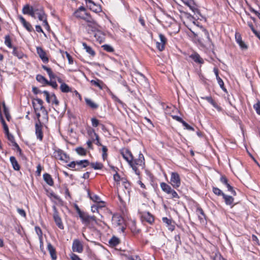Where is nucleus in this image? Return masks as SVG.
Here are the masks:
<instances>
[{"label": "nucleus", "mask_w": 260, "mask_h": 260, "mask_svg": "<svg viewBox=\"0 0 260 260\" xmlns=\"http://www.w3.org/2000/svg\"><path fill=\"white\" fill-rule=\"evenodd\" d=\"M194 36L199 43L205 46H210L211 41L209 37V34L208 31L203 28L198 32H194L192 31Z\"/></svg>", "instance_id": "nucleus-1"}, {"label": "nucleus", "mask_w": 260, "mask_h": 260, "mask_svg": "<svg viewBox=\"0 0 260 260\" xmlns=\"http://www.w3.org/2000/svg\"><path fill=\"white\" fill-rule=\"evenodd\" d=\"M132 164H130V166L132 168L133 170L135 171L137 175L140 174L139 168L143 169L144 167V158L142 154H139L138 159H133Z\"/></svg>", "instance_id": "nucleus-2"}, {"label": "nucleus", "mask_w": 260, "mask_h": 260, "mask_svg": "<svg viewBox=\"0 0 260 260\" xmlns=\"http://www.w3.org/2000/svg\"><path fill=\"white\" fill-rule=\"evenodd\" d=\"M99 28L98 24L94 21L91 23H88L86 30L89 34H93L98 41H101L103 38L101 37V35H102V34L99 31Z\"/></svg>", "instance_id": "nucleus-3"}, {"label": "nucleus", "mask_w": 260, "mask_h": 260, "mask_svg": "<svg viewBox=\"0 0 260 260\" xmlns=\"http://www.w3.org/2000/svg\"><path fill=\"white\" fill-rule=\"evenodd\" d=\"M170 183L174 188H178L180 186L181 180L179 175L176 172H172L170 178Z\"/></svg>", "instance_id": "nucleus-4"}, {"label": "nucleus", "mask_w": 260, "mask_h": 260, "mask_svg": "<svg viewBox=\"0 0 260 260\" xmlns=\"http://www.w3.org/2000/svg\"><path fill=\"white\" fill-rule=\"evenodd\" d=\"M80 218L82 219V222L85 225H88L90 224L92 221H94L95 223L97 222L96 218L94 216H90L86 213H84Z\"/></svg>", "instance_id": "nucleus-5"}, {"label": "nucleus", "mask_w": 260, "mask_h": 260, "mask_svg": "<svg viewBox=\"0 0 260 260\" xmlns=\"http://www.w3.org/2000/svg\"><path fill=\"white\" fill-rule=\"evenodd\" d=\"M35 133L37 139H38L40 141H42L43 138L42 125L40 119H39L35 124Z\"/></svg>", "instance_id": "nucleus-6"}, {"label": "nucleus", "mask_w": 260, "mask_h": 260, "mask_svg": "<svg viewBox=\"0 0 260 260\" xmlns=\"http://www.w3.org/2000/svg\"><path fill=\"white\" fill-rule=\"evenodd\" d=\"M120 153L129 165L132 163V161L133 159V156L128 149L125 148L122 149L121 150Z\"/></svg>", "instance_id": "nucleus-7"}, {"label": "nucleus", "mask_w": 260, "mask_h": 260, "mask_svg": "<svg viewBox=\"0 0 260 260\" xmlns=\"http://www.w3.org/2000/svg\"><path fill=\"white\" fill-rule=\"evenodd\" d=\"M86 4H87V7H88L89 9L95 13H99L102 11V8L99 6L95 4L92 0H85Z\"/></svg>", "instance_id": "nucleus-8"}, {"label": "nucleus", "mask_w": 260, "mask_h": 260, "mask_svg": "<svg viewBox=\"0 0 260 260\" xmlns=\"http://www.w3.org/2000/svg\"><path fill=\"white\" fill-rule=\"evenodd\" d=\"M72 250L74 252L81 253L83 250V247L81 242L78 239L73 241Z\"/></svg>", "instance_id": "nucleus-9"}, {"label": "nucleus", "mask_w": 260, "mask_h": 260, "mask_svg": "<svg viewBox=\"0 0 260 260\" xmlns=\"http://www.w3.org/2000/svg\"><path fill=\"white\" fill-rule=\"evenodd\" d=\"M159 41L156 42V47L160 51L165 49V46L167 42V39L161 34H159Z\"/></svg>", "instance_id": "nucleus-10"}, {"label": "nucleus", "mask_w": 260, "mask_h": 260, "mask_svg": "<svg viewBox=\"0 0 260 260\" xmlns=\"http://www.w3.org/2000/svg\"><path fill=\"white\" fill-rule=\"evenodd\" d=\"M37 52L39 55V57L41 58L42 60L44 63L48 62L49 59L46 55V52L43 49L42 47H37Z\"/></svg>", "instance_id": "nucleus-11"}, {"label": "nucleus", "mask_w": 260, "mask_h": 260, "mask_svg": "<svg viewBox=\"0 0 260 260\" xmlns=\"http://www.w3.org/2000/svg\"><path fill=\"white\" fill-rule=\"evenodd\" d=\"M53 218L57 226L60 229H63V225L62 223L61 219L59 216L58 212H57L56 209L55 207H54Z\"/></svg>", "instance_id": "nucleus-12"}, {"label": "nucleus", "mask_w": 260, "mask_h": 260, "mask_svg": "<svg viewBox=\"0 0 260 260\" xmlns=\"http://www.w3.org/2000/svg\"><path fill=\"white\" fill-rule=\"evenodd\" d=\"M86 12V9L83 7H80L74 13V15L77 18L83 19L85 16Z\"/></svg>", "instance_id": "nucleus-13"}, {"label": "nucleus", "mask_w": 260, "mask_h": 260, "mask_svg": "<svg viewBox=\"0 0 260 260\" xmlns=\"http://www.w3.org/2000/svg\"><path fill=\"white\" fill-rule=\"evenodd\" d=\"M55 154L56 157L58 158L59 159L64 162L68 161L69 157L62 150H58L56 151L55 152Z\"/></svg>", "instance_id": "nucleus-14"}, {"label": "nucleus", "mask_w": 260, "mask_h": 260, "mask_svg": "<svg viewBox=\"0 0 260 260\" xmlns=\"http://www.w3.org/2000/svg\"><path fill=\"white\" fill-rule=\"evenodd\" d=\"M235 38L237 43L239 44L242 49L245 50L247 49V46L244 42L242 41L241 36L239 33H236Z\"/></svg>", "instance_id": "nucleus-15"}, {"label": "nucleus", "mask_w": 260, "mask_h": 260, "mask_svg": "<svg viewBox=\"0 0 260 260\" xmlns=\"http://www.w3.org/2000/svg\"><path fill=\"white\" fill-rule=\"evenodd\" d=\"M76 165H77L78 168L76 170L79 171L82 168H86L89 165V161L88 160L84 159L80 161H76Z\"/></svg>", "instance_id": "nucleus-16"}, {"label": "nucleus", "mask_w": 260, "mask_h": 260, "mask_svg": "<svg viewBox=\"0 0 260 260\" xmlns=\"http://www.w3.org/2000/svg\"><path fill=\"white\" fill-rule=\"evenodd\" d=\"M88 133L90 136L91 138L92 139V141L94 142L95 140V144L97 145H101V144L100 142L99 137L93 129L88 131Z\"/></svg>", "instance_id": "nucleus-17"}, {"label": "nucleus", "mask_w": 260, "mask_h": 260, "mask_svg": "<svg viewBox=\"0 0 260 260\" xmlns=\"http://www.w3.org/2000/svg\"><path fill=\"white\" fill-rule=\"evenodd\" d=\"M141 219L143 221H146L149 223H152L154 221L153 217L148 212L143 213L141 215Z\"/></svg>", "instance_id": "nucleus-18"}, {"label": "nucleus", "mask_w": 260, "mask_h": 260, "mask_svg": "<svg viewBox=\"0 0 260 260\" xmlns=\"http://www.w3.org/2000/svg\"><path fill=\"white\" fill-rule=\"evenodd\" d=\"M19 19L22 24L23 26L29 32L32 31L33 30V28L31 25V24L27 22L25 19L21 16H19Z\"/></svg>", "instance_id": "nucleus-19"}, {"label": "nucleus", "mask_w": 260, "mask_h": 260, "mask_svg": "<svg viewBox=\"0 0 260 260\" xmlns=\"http://www.w3.org/2000/svg\"><path fill=\"white\" fill-rule=\"evenodd\" d=\"M33 12V7H30L28 5H25L22 9V13L24 14L29 15L32 17H34Z\"/></svg>", "instance_id": "nucleus-20"}, {"label": "nucleus", "mask_w": 260, "mask_h": 260, "mask_svg": "<svg viewBox=\"0 0 260 260\" xmlns=\"http://www.w3.org/2000/svg\"><path fill=\"white\" fill-rule=\"evenodd\" d=\"M162 221L167 224L168 229L171 231H173L175 229V225L172 224V220L171 219H168L167 217H163Z\"/></svg>", "instance_id": "nucleus-21"}, {"label": "nucleus", "mask_w": 260, "mask_h": 260, "mask_svg": "<svg viewBox=\"0 0 260 260\" xmlns=\"http://www.w3.org/2000/svg\"><path fill=\"white\" fill-rule=\"evenodd\" d=\"M47 249L50 253L52 259L53 260H55L56 259L55 249H54V248L53 247L51 243H49L48 244Z\"/></svg>", "instance_id": "nucleus-22"}, {"label": "nucleus", "mask_w": 260, "mask_h": 260, "mask_svg": "<svg viewBox=\"0 0 260 260\" xmlns=\"http://www.w3.org/2000/svg\"><path fill=\"white\" fill-rule=\"evenodd\" d=\"M43 179L44 181L50 186H52L54 184L53 180L51 175L48 173L43 175Z\"/></svg>", "instance_id": "nucleus-23"}, {"label": "nucleus", "mask_w": 260, "mask_h": 260, "mask_svg": "<svg viewBox=\"0 0 260 260\" xmlns=\"http://www.w3.org/2000/svg\"><path fill=\"white\" fill-rule=\"evenodd\" d=\"M10 162L15 170L18 171L20 169V166L14 156H11L10 158Z\"/></svg>", "instance_id": "nucleus-24"}, {"label": "nucleus", "mask_w": 260, "mask_h": 260, "mask_svg": "<svg viewBox=\"0 0 260 260\" xmlns=\"http://www.w3.org/2000/svg\"><path fill=\"white\" fill-rule=\"evenodd\" d=\"M7 136L8 139L11 142L14 143V146L16 148L17 150L20 153H21V150L18 145L14 142V138L8 132V134H6Z\"/></svg>", "instance_id": "nucleus-25"}, {"label": "nucleus", "mask_w": 260, "mask_h": 260, "mask_svg": "<svg viewBox=\"0 0 260 260\" xmlns=\"http://www.w3.org/2000/svg\"><path fill=\"white\" fill-rule=\"evenodd\" d=\"M90 82L93 85L98 87L101 89H103L104 87L105 86L104 83L99 79L96 80H92Z\"/></svg>", "instance_id": "nucleus-26"}, {"label": "nucleus", "mask_w": 260, "mask_h": 260, "mask_svg": "<svg viewBox=\"0 0 260 260\" xmlns=\"http://www.w3.org/2000/svg\"><path fill=\"white\" fill-rule=\"evenodd\" d=\"M222 196L226 205H231L233 203L234 198L232 196L225 195L224 193H222Z\"/></svg>", "instance_id": "nucleus-27"}, {"label": "nucleus", "mask_w": 260, "mask_h": 260, "mask_svg": "<svg viewBox=\"0 0 260 260\" xmlns=\"http://www.w3.org/2000/svg\"><path fill=\"white\" fill-rule=\"evenodd\" d=\"M190 57L191 58L196 62L199 63H203L204 62L203 60L201 58L198 54L193 53L190 56Z\"/></svg>", "instance_id": "nucleus-28"}, {"label": "nucleus", "mask_w": 260, "mask_h": 260, "mask_svg": "<svg viewBox=\"0 0 260 260\" xmlns=\"http://www.w3.org/2000/svg\"><path fill=\"white\" fill-rule=\"evenodd\" d=\"M42 68L47 72L48 75L49 76V78L51 80L53 79H55L56 78V76L53 73L51 69L44 65L42 66Z\"/></svg>", "instance_id": "nucleus-29"}, {"label": "nucleus", "mask_w": 260, "mask_h": 260, "mask_svg": "<svg viewBox=\"0 0 260 260\" xmlns=\"http://www.w3.org/2000/svg\"><path fill=\"white\" fill-rule=\"evenodd\" d=\"M85 101L86 104L92 109H96L98 107V105L89 99L85 98Z\"/></svg>", "instance_id": "nucleus-30"}, {"label": "nucleus", "mask_w": 260, "mask_h": 260, "mask_svg": "<svg viewBox=\"0 0 260 260\" xmlns=\"http://www.w3.org/2000/svg\"><path fill=\"white\" fill-rule=\"evenodd\" d=\"M160 187L161 189L167 193H169L172 188L171 187L165 182H161L160 183Z\"/></svg>", "instance_id": "nucleus-31"}, {"label": "nucleus", "mask_w": 260, "mask_h": 260, "mask_svg": "<svg viewBox=\"0 0 260 260\" xmlns=\"http://www.w3.org/2000/svg\"><path fill=\"white\" fill-rule=\"evenodd\" d=\"M82 45L84 49L86 50V51L91 56H93L95 55V52L90 46H88L85 43H83Z\"/></svg>", "instance_id": "nucleus-32"}, {"label": "nucleus", "mask_w": 260, "mask_h": 260, "mask_svg": "<svg viewBox=\"0 0 260 260\" xmlns=\"http://www.w3.org/2000/svg\"><path fill=\"white\" fill-rule=\"evenodd\" d=\"M119 242V239L115 236H113L109 241V243L111 246H115L117 245Z\"/></svg>", "instance_id": "nucleus-33"}, {"label": "nucleus", "mask_w": 260, "mask_h": 260, "mask_svg": "<svg viewBox=\"0 0 260 260\" xmlns=\"http://www.w3.org/2000/svg\"><path fill=\"white\" fill-rule=\"evenodd\" d=\"M60 88L62 92L67 93L71 91L70 87L64 83L60 85Z\"/></svg>", "instance_id": "nucleus-34"}, {"label": "nucleus", "mask_w": 260, "mask_h": 260, "mask_svg": "<svg viewBox=\"0 0 260 260\" xmlns=\"http://www.w3.org/2000/svg\"><path fill=\"white\" fill-rule=\"evenodd\" d=\"M13 54L17 56L18 58H22L24 56L23 53L16 47H13Z\"/></svg>", "instance_id": "nucleus-35"}, {"label": "nucleus", "mask_w": 260, "mask_h": 260, "mask_svg": "<svg viewBox=\"0 0 260 260\" xmlns=\"http://www.w3.org/2000/svg\"><path fill=\"white\" fill-rule=\"evenodd\" d=\"M75 150L76 152L80 155L85 156L87 154L86 150L82 147H77Z\"/></svg>", "instance_id": "nucleus-36"}, {"label": "nucleus", "mask_w": 260, "mask_h": 260, "mask_svg": "<svg viewBox=\"0 0 260 260\" xmlns=\"http://www.w3.org/2000/svg\"><path fill=\"white\" fill-rule=\"evenodd\" d=\"M36 80L43 84H47V83H48V81L44 76L41 75H37L36 76Z\"/></svg>", "instance_id": "nucleus-37"}, {"label": "nucleus", "mask_w": 260, "mask_h": 260, "mask_svg": "<svg viewBox=\"0 0 260 260\" xmlns=\"http://www.w3.org/2000/svg\"><path fill=\"white\" fill-rule=\"evenodd\" d=\"M89 164L94 170H101L103 167V165L101 162H91Z\"/></svg>", "instance_id": "nucleus-38"}, {"label": "nucleus", "mask_w": 260, "mask_h": 260, "mask_svg": "<svg viewBox=\"0 0 260 260\" xmlns=\"http://www.w3.org/2000/svg\"><path fill=\"white\" fill-rule=\"evenodd\" d=\"M111 168L112 170L116 172V173L113 176V179L115 181H116L117 183H119L120 180V177L119 175L117 172V168H115L114 167H112Z\"/></svg>", "instance_id": "nucleus-39"}, {"label": "nucleus", "mask_w": 260, "mask_h": 260, "mask_svg": "<svg viewBox=\"0 0 260 260\" xmlns=\"http://www.w3.org/2000/svg\"><path fill=\"white\" fill-rule=\"evenodd\" d=\"M85 16H84L82 19L85 20L88 23H91L95 21L91 17L90 15L87 13H85Z\"/></svg>", "instance_id": "nucleus-40"}, {"label": "nucleus", "mask_w": 260, "mask_h": 260, "mask_svg": "<svg viewBox=\"0 0 260 260\" xmlns=\"http://www.w3.org/2000/svg\"><path fill=\"white\" fill-rule=\"evenodd\" d=\"M91 210L93 213L97 212L99 214L101 219L103 217V215H102V213H100V210H99L98 209V204L92 205L91 207Z\"/></svg>", "instance_id": "nucleus-41"}, {"label": "nucleus", "mask_w": 260, "mask_h": 260, "mask_svg": "<svg viewBox=\"0 0 260 260\" xmlns=\"http://www.w3.org/2000/svg\"><path fill=\"white\" fill-rule=\"evenodd\" d=\"M187 6H188L190 9L193 11L195 12L197 9H196L194 3L191 1H187L184 3Z\"/></svg>", "instance_id": "nucleus-42"}, {"label": "nucleus", "mask_w": 260, "mask_h": 260, "mask_svg": "<svg viewBox=\"0 0 260 260\" xmlns=\"http://www.w3.org/2000/svg\"><path fill=\"white\" fill-rule=\"evenodd\" d=\"M113 221H116V224L117 225H120L121 224V222L122 221L121 218L118 215H113L112 217Z\"/></svg>", "instance_id": "nucleus-43"}, {"label": "nucleus", "mask_w": 260, "mask_h": 260, "mask_svg": "<svg viewBox=\"0 0 260 260\" xmlns=\"http://www.w3.org/2000/svg\"><path fill=\"white\" fill-rule=\"evenodd\" d=\"M5 44L6 46H7L9 48H12V46L11 44V41L9 36H6L5 38Z\"/></svg>", "instance_id": "nucleus-44"}, {"label": "nucleus", "mask_w": 260, "mask_h": 260, "mask_svg": "<svg viewBox=\"0 0 260 260\" xmlns=\"http://www.w3.org/2000/svg\"><path fill=\"white\" fill-rule=\"evenodd\" d=\"M88 196L89 197L90 199L92 200L94 202H99L100 200V198L96 195V194H90L89 192H88Z\"/></svg>", "instance_id": "nucleus-45"}, {"label": "nucleus", "mask_w": 260, "mask_h": 260, "mask_svg": "<svg viewBox=\"0 0 260 260\" xmlns=\"http://www.w3.org/2000/svg\"><path fill=\"white\" fill-rule=\"evenodd\" d=\"M37 15L40 21H43L45 18H46V15L44 11H40V12H37Z\"/></svg>", "instance_id": "nucleus-46"}, {"label": "nucleus", "mask_w": 260, "mask_h": 260, "mask_svg": "<svg viewBox=\"0 0 260 260\" xmlns=\"http://www.w3.org/2000/svg\"><path fill=\"white\" fill-rule=\"evenodd\" d=\"M33 12L34 14V18H36V16L37 15V12H40V11H44L42 7H33Z\"/></svg>", "instance_id": "nucleus-47"}, {"label": "nucleus", "mask_w": 260, "mask_h": 260, "mask_svg": "<svg viewBox=\"0 0 260 260\" xmlns=\"http://www.w3.org/2000/svg\"><path fill=\"white\" fill-rule=\"evenodd\" d=\"M102 48L104 49V50L109 52H112L114 51V49L112 48V47L109 45H104L102 46Z\"/></svg>", "instance_id": "nucleus-48"}, {"label": "nucleus", "mask_w": 260, "mask_h": 260, "mask_svg": "<svg viewBox=\"0 0 260 260\" xmlns=\"http://www.w3.org/2000/svg\"><path fill=\"white\" fill-rule=\"evenodd\" d=\"M213 260H225L219 252H216L213 257Z\"/></svg>", "instance_id": "nucleus-49"}, {"label": "nucleus", "mask_w": 260, "mask_h": 260, "mask_svg": "<svg viewBox=\"0 0 260 260\" xmlns=\"http://www.w3.org/2000/svg\"><path fill=\"white\" fill-rule=\"evenodd\" d=\"M168 194L170 195L171 198L178 199L179 198L177 193L172 189H171L170 192Z\"/></svg>", "instance_id": "nucleus-50"}, {"label": "nucleus", "mask_w": 260, "mask_h": 260, "mask_svg": "<svg viewBox=\"0 0 260 260\" xmlns=\"http://www.w3.org/2000/svg\"><path fill=\"white\" fill-rule=\"evenodd\" d=\"M254 109L255 110L256 113L260 115V102L258 101L253 106Z\"/></svg>", "instance_id": "nucleus-51"}, {"label": "nucleus", "mask_w": 260, "mask_h": 260, "mask_svg": "<svg viewBox=\"0 0 260 260\" xmlns=\"http://www.w3.org/2000/svg\"><path fill=\"white\" fill-rule=\"evenodd\" d=\"M216 79H217L218 83L219 85L220 86V87H221V88L222 90H223L224 91H225L226 89L224 87V83H223V81H222V80L220 77L217 78Z\"/></svg>", "instance_id": "nucleus-52"}, {"label": "nucleus", "mask_w": 260, "mask_h": 260, "mask_svg": "<svg viewBox=\"0 0 260 260\" xmlns=\"http://www.w3.org/2000/svg\"><path fill=\"white\" fill-rule=\"evenodd\" d=\"M43 93L44 94V95L46 97V100L47 102L50 103L51 102V96H50L49 92L47 91L44 90L43 91Z\"/></svg>", "instance_id": "nucleus-53"}, {"label": "nucleus", "mask_w": 260, "mask_h": 260, "mask_svg": "<svg viewBox=\"0 0 260 260\" xmlns=\"http://www.w3.org/2000/svg\"><path fill=\"white\" fill-rule=\"evenodd\" d=\"M203 99L207 100L208 102L211 103L214 107H216V103L211 96H206L205 98H203Z\"/></svg>", "instance_id": "nucleus-54"}, {"label": "nucleus", "mask_w": 260, "mask_h": 260, "mask_svg": "<svg viewBox=\"0 0 260 260\" xmlns=\"http://www.w3.org/2000/svg\"><path fill=\"white\" fill-rule=\"evenodd\" d=\"M213 191L215 194L217 196L222 195V193H223L222 191L217 187H213Z\"/></svg>", "instance_id": "nucleus-55"}, {"label": "nucleus", "mask_w": 260, "mask_h": 260, "mask_svg": "<svg viewBox=\"0 0 260 260\" xmlns=\"http://www.w3.org/2000/svg\"><path fill=\"white\" fill-rule=\"evenodd\" d=\"M51 100H52V103L53 104H55L56 105H58L59 101L57 100V98H56V95H55V94L53 93L51 95Z\"/></svg>", "instance_id": "nucleus-56"}, {"label": "nucleus", "mask_w": 260, "mask_h": 260, "mask_svg": "<svg viewBox=\"0 0 260 260\" xmlns=\"http://www.w3.org/2000/svg\"><path fill=\"white\" fill-rule=\"evenodd\" d=\"M36 101H37V102L38 103V104H39L40 105V108L41 110H44V111L45 112H46L45 108L43 106V101L40 99H36Z\"/></svg>", "instance_id": "nucleus-57"}, {"label": "nucleus", "mask_w": 260, "mask_h": 260, "mask_svg": "<svg viewBox=\"0 0 260 260\" xmlns=\"http://www.w3.org/2000/svg\"><path fill=\"white\" fill-rule=\"evenodd\" d=\"M226 187L228 188V190L232 193L234 196H236V193L233 188L229 184H227Z\"/></svg>", "instance_id": "nucleus-58"}, {"label": "nucleus", "mask_w": 260, "mask_h": 260, "mask_svg": "<svg viewBox=\"0 0 260 260\" xmlns=\"http://www.w3.org/2000/svg\"><path fill=\"white\" fill-rule=\"evenodd\" d=\"M70 256L71 260H82L77 255L73 253H71Z\"/></svg>", "instance_id": "nucleus-59"}, {"label": "nucleus", "mask_w": 260, "mask_h": 260, "mask_svg": "<svg viewBox=\"0 0 260 260\" xmlns=\"http://www.w3.org/2000/svg\"><path fill=\"white\" fill-rule=\"evenodd\" d=\"M47 85H49L51 86L53 88H57V84L55 81H48V83H47Z\"/></svg>", "instance_id": "nucleus-60"}, {"label": "nucleus", "mask_w": 260, "mask_h": 260, "mask_svg": "<svg viewBox=\"0 0 260 260\" xmlns=\"http://www.w3.org/2000/svg\"><path fill=\"white\" fill-rule=\"evenodd\" d=\"M17 211L20 215H21V216L24 217H26V213H25V211L23 209L18 208L17 209Z\"/></svg>", "instance_id": "nucleus-61"}, {"label": "nucleus", "mask_w": 260, "mask_h": 260, "mask_svg": "<svg viewBox=\"0 0 260 260\" xmlns=\"http://www.w3.org/2000/svg\"><path fill=\"white\" fill-rule=\"evenodd\" d=\"M91 123H92V125L93 126L96 127L98 126V125L99 124V121L96 118H92L91 119Z\"/></svg>", "instance_id": "nucleus-62"}, {"label": "nucleus", "mask_w": 260, "mask_h": 260, "mask_svg": "<svg viewBox=\"0 0 260 260\" xmlns=\"http://www.w3.org/2000/svg\"><path fill=\"white\" fill-rule=\"evenodd\" d=\"M183 125L185 127L186 129L189 131H194L193 127L187 124L185 121L183 122Z\"/></svg>", "instance_id": "nucleus-63"}, {"label": "nucleus", "mask_w": 260, "mask_h": 260, "mask_svg": "<svg viewBox=\"0 0 260 260\" xmlns=\"http://www.w3.org/2000/svg\"><path fill=\"white\" fill-rule=\"evenodd\" d=\"M35 231H36L37 235L39 236V237L40 238L42 237V230L40 229V228H39L38 226H36L35 227Z\"/></svg>", "instance_id": "nucleus-64"}]
</instances>
